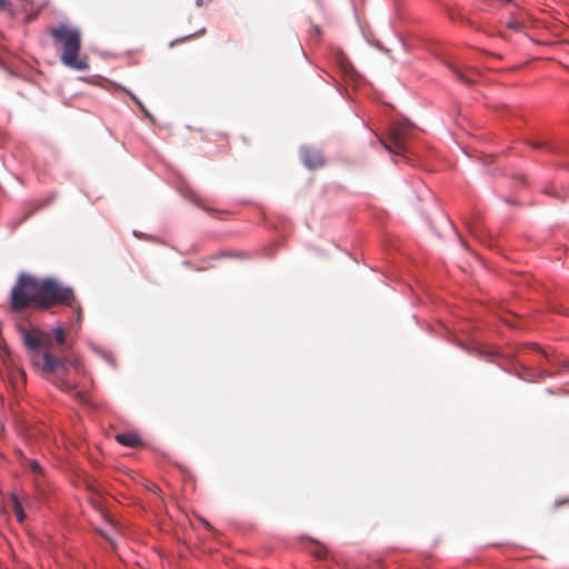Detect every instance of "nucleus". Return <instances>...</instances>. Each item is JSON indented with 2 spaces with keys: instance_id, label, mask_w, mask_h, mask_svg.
Segmentation results:
<instances>
[{
  "instance_id": "14",
  "label": "nucleus",
  "mask_w": 569,
  "mask_h": 569,
  "mask_svg": "<svg viewBox=\"0 0 569 569\" xmlns=\"http://www.w3.org/2000/svg\"><path fill=\"white\" fill-rule=\"evenodd\" d=\"M71 308L76 309V315H77L76 321H77L78 325H80L81 319H82V309H81V306L79 303H77L76 299H74V302H73Z\"/></svg>"
},
{
  "instance_id": "9",
  "label": "nucleus",
  "mask_w": 569,
  "mask_h": 569,
  "mask_svg": "<svg viewBox=\"0 0 569 569\" xmlns=\"http://www.w3.org/2000/svg\"><path fill=\"white\" fill-rule=\"evenodd\" d=\"M310 553L317 559H326L328 550L326 547L317 545L310 550Z\"/></svg>"
},
{
  "instance_id": "21",
  "label": "nucleus",
  "mask_w": 569,
  "mask_h": 569,
  "mask_svg": "<svg viewBox=\"0 0 569 569\" xmlns=\"http://www.w3.org/2000/svg\"><path fill=\"white\" fill-rule=\"evenodd\" d=\"M546 142H537L533 144V148H545Z\"/></svg>"
},
{
  "instance_id": "15",
  "label": "nucleus",
  "mask_w": 569,
  "mask_h": 569,
  "mask_svg": "<svg viewBox=\"0 0 569 569\" xmlns=\"http://www.w3.org/2000/svg\"><path fill=\"white\" fill-rule=\"evenodd\" d=\"M340 63H341V68L343 69L345 72L348 73L350 70H352V66L345 58H341Z\"/></svg>"
},
{
  "instance_id": "20",
  "label": "nucleus",
  "mask_w": 569,
  "mask_h": 569,
  "mask_svg": "<svg viewBox=\"0 0 569 569\" xmlns=\"http://www.w3.org/2000/svg\"><path fill=\"white\" fill-rule=\"evenodd\" d=\"M131 98L139 106V108L147 113V111H146L144 107L142 106V103L134 96H131Z\"/></svg>"
},
{
  "instance_id": "8",
  "label": "nucleus",
  "mask_w": 569,
  "mask_h": 569,
  "mask_svg": "<svg viewBox=\"0 0 569 569\" xmlns=\"http://www.w3.org/2000/svg\"><path fill=\"white\" fill-rule=\"evenodd\" d=\"M527 350L537 352L538 355H541L546 359L547 363H549L550 366H553L555 358L552 356H549L547 353V351L542 350L539 346L530 345V346L527 347Z\"/></svg>"
},
{
  "instance_id": "7",
  "label": "nucleus",
  "mask_w": 569,
  "mask_h": 569,
  "mask_svg": "<svg viewBox=\"0 0 569 569\" xmlns=\"http://www.w3.org/2000/svg\"><path fill=\"white\" fill-rule=\"evenodd\" d=\"M10 501L18 522L22 523L26 520V513L23 511L22 503L14 493L10 495Z\"/></svg>"
},
{
  "instance_id": "10",
  "label": "nucleus",
  "mask_w": 569,
  "mask_h": 569,
  "mask_svg": "<svg viewBox=\"0 0 569 569\" xmlns=\"http://www.w3.org/2000/svg\"><path fill=\"white\" fill-rule=\"evenodd\" d=\"M52 336L58 345H63L66 342V332L61 327L53 329Z\"/></svg>"
},
{
  "instance_id": "19",
  "label": "nucleus",
  "mask_w": 569,
  "mask_h": 569,
  "mask_svg": "<svg viewBox=\"0 0 569 569\" xmlns=\"http://www.w3.org/2000/svg\"><path fill=\"white\" fill-rule=\"evenodd\" d=\"M565 503H569V498L568 499H565V500H558L555 502V508H559L561 507L562 505Z\"/></svg>"
},
{
  "instance_id": "2",
  "label": "nucleus",
  "mask_w": 569,
  "mask_h": 569,
  "mask_svg": "<svg viewBox=\"0 0 569 569\" xmlns=\"http://www.w3.org/2000/svg\"><path fill=\"white\" fill-rule=\"evenodd\" d=\"M24 346L31 351L32 365L41 371L47 379L64 391H72L76 385L66 378L68 365L78 368V361H68L53 353L52 336L39 330L28 331L20 329Z\"/></svg>"
},
{
  "instance_id": "4",
  "label": "nucleus",
  "mask_w": 569,
  "mask_h": 569,
  "mask_svg": "<svg viewBox=\"0 0 569 569\" xmlns=\"http://www.w3.org/2000/svg\"><path fill=\"white\" fill-rule=\"evenodd\" d=\"M301 157L305 166L310 169L321 167L325 162L322 154L313 149L302 150Z\"/></svg>"
},
{
  "instance_id": "23",
  "label": "nucleus",
  "mask_w": 569,
  "mask_h": 569,
  "mask_svg": "<svg viewBox=\"0 0 569 569\" xmlns=\"http://www.w3.org/2000/svg\"><path fill=\"white\" fill-rule=\"evenodd\" d=\"M545 148L549 149L550 151H553V148H550V146H548V142H546Z\"/></svg>"
},
{
  "instance_id": "13",
  "label": "nucleus",
  "mask_w": 569,
  "mask_h": 569,
  "mask_svg": "<svg viewBox=\"0 0 569 569\" xmlns=\"http://www.w3.org/2000/svg\"><path fill=\"white\" fill-rule=\"evenodd\" d=\"M539 378H548L553 375V372L550 369L547 368H538L535 373Z\"/></svg>"
},
{
  "instance_id": "11",
  "label": "nucleus",
  "mask_w": 569,
  "mask_h": 569,
  "mask_svg": "<svg viewBox=\"0 0 569 569\" xmlns=\"http://www.w3.org/2000/svg\"><path fill=\"white\" fill-rule=\"evenodd\" d=\"M449 67H450V69L452 70V72H453V73H455V74H456V76H457L461 81H465V82H467V83H471V82H472V80L463 73L462 69H460L459 67L453 66V64H449Z\"/></svg>"
},
{
  "instance_id": "17",
  "label": "nucleus",
  "mask_w": 569,
  "mask_h": 569,
  "mask_svg": "<svg viewBox=\"0 0 569 569\" xmlns=\"http://www.w3.org/2000/svg\"><path fill=\"white\" fill-rule=\"evenodd\" d=\"M9 2L7 0H0V11H4L9 8Z\"/></svg>"
},
{
  "instance_id": "1",
  "label": "nucleus",
  "mask_w": 569,
  "mask_h": 569,
  "mask_svg": "<svg viewBox=\"0 0 569 569\" xmlns=\"http://www.w3.org/2000/svg\"><path fill=\"white\" fill-rule=\"evenodd\" d=\"M74 291L53 278H37L20 273L10 291L12 312L22 313L28 309L50 310L54 306L72 307Z\"/></svg>"
},
{
  "instance_id": "18",
  "label": "nucleus",
  "mask_w": 569,
  "mask_h": 569,
  "mask_svg": "<svg viewBox=\"0 0 569 569\" xmlns=\"http://www.w3.org/2000/svg\"><path fill=\"white\" fill-rule=\"evenodd\" d=\"M312 32L315 36L320 37L321 36V29L319 26H312Z\"/></svg>"
},
{
  "instance_id": "16",
  "label": "nucleus",
  "mask_w": 569,
  "mask_h": 569,
  "mask_svg": "<svg viewBox=\"0 0 569 569\" xmlns=\"http://www.w3.org/2000/svg\"><path fill=\"white\" fill-rule=\"evenodd\" d=\"M506 26H507V28L512 29V30H518L519 29V23L515 19H510L506 23Z\"/></svg>"
},
{
  "instance_id": "22",
  "label": "nucleus",
  "mask_w": 569,
  "mask_h": 569,
  "mask_svg": "<svg viewBox=\"0 0 569 569\" xmlns=\"http://www.w3.org/2000/svg\"><path fill=\"white\" fill-rule=\"evenodd\" d=\"M545 148L549 149L550 151H553V148H550V146H548V142H546Z\"/></svg>"
},
{
  "instance_id": "3",
  "label": "nucleus",
  "mask_w": 569,
  "mask_h": 569,
  "mask_svg": "<svg viewBox=\"0 0 569 569\" xmlns=\"http://www.w3.org/2000/svg\"><path fill=\"white\" fill-rule=\"evenodd\" d=\"M53 43L60 49V61L74 70H87L88 59L79 57L81 50V31L69 23H59L49 29Z\"/></svg>"
},
{
  "instance_id": "5",
  "label": "nucleus",
  "mask_w": 569,
  "mask_h": 569,
  "mask_svg": "<svg viewBox=\"0 0 569 569\" xmlns=\"http://www.w3.org/2000/svg\"><path fill=\"white\" fill-rule=\"evenodd\" d=\"M116 440L129 448H136L141 445L140 437L134 432H124L116 435Z\"/></svg>"
},
{
  "instance_id": "6",
  "label": "nucleus",
  "mask_w": 569,
  "mask_h": 569,
  "mask_svg": "<svg viewBox=\"0 0 569 569\" xmlns=\"http://www.w3.org/2000/svg\"><path fill=\"white\" fill-rule=\"evenodd\" d=\"M385 147L395 152H400L405 150L403 140L397 131H393L390 137V143H385Z\"/></svg>"
},
{
  "instance_id": "12",
  "label": "nucleus",
  "mask_w": 569,
  "mask_h": 569,
  "mask_svg": "<svg viewBox=\"0 0 569 569\" xmlns=\"http://www.w3.org/2000/svg\"><path fill=\"white\" fill-rule=\"evenodd\" d=\"M27 466L30 468V470L34 475H39V476L43 475V470H42V468H41V466L39 465L38 461H36V460H27Z\"/></svg>"
}]
</instances>
